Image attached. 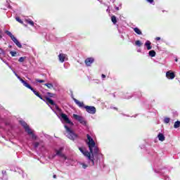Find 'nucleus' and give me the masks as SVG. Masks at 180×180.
<instances>
[{"instance_id": "a211bd4d", "label": "nucleus", "mask_w": 180, "mask_h": 180, "mask_svg": "<svg viewBox=\"0 0 180 180\" xmlns=\"http://www.w3.org/2000/svg\"><path fill=\"white\" fill-rule=\"evenodd\" d=\"M44 85L45 86H47L49 89H53V88H54V85H53L51 83H46Z\"/></svg>"}, {"instance_id": "2eb2a0df", "label": "nucleus", "mask_w": 180, "mask_h": 180, "mask_svg": "<svg viewBox=\"0 0 180 180\" xmlns=\"http://www.w3.org/2000/svg\"><path fill=\"white\" fill-rule=\"evenodd\" d=\"M145 46L148 50H151V49H153V47L151 46V42L150 41H146V42L145 43Z\"/></svg>"}, {"instance_id": "20e7f679", "label": "nucleus", "mask_w": 180, "mask_h": 180, "mask_svg": "<svg viewBox=\"0 0 180 180\" xmlns=\"http://www.w3.org/2000/svg\"><path fill=\"white\" fill-rule=\"evenodd\" d=\"M6 33L8 36H9V37H11V40L13 41V43H15L17 47H19V49H22V44H20V42H19L18 39H16V37L13 36L12 32L9 31H6Z\"/></svg>"}, {"instance_id": "423d86ee", "label": "nucleus", "mask_w": 180, "mask_h": 180, "mask_svg": "<svg viewBox=\"0 0 180 180\" xmlns=\"http://www.w3.org/2000/svg\"><path fill=\"white\" fill-rule=\"evenodd\" d=\"M63 151H64V148H60L59 149H56V155H58V157H60V158H63V160H68L67 156L64 153H63Z\"/></svg>"}, {"instance_id": "a878e982", "label": "nucleus", "mask_w": 180, "mask_h": 180, "mask_svg": "<svg viewBox=\"0 0 180 180\" xmlns=\"http://www.w3.org/2000/svg\"><path fill=\"white\" fill-rule=\"evenodd\" d=\"M26 60V57H20L18 60L19 63H23Z\"/></svg>"}, {"instance_id": "ddd939ff", "label": "nucleus", "mask_w": 180, "mask_h": 180, "mask_svg": "<svg viewBox=\"0 0 180 180\" xmlns=\"http://www.w3.org/2000/svg\"><path fill=\"white\" fill-rule=\"evenodd\" d=\"M18 79L23 84L24 86H26V88H30V85L27 84L23 79L20 78V77H18Z\"/></svg>"}, {"instance_id": "c9c22d12", "label": "nucleus", "mask_w": 180, "mask_h": 180, "mask_svg": "<svg viewBox=\"0 0 180 180\" xmlns=\"http://www.w3.org/2000/svg\"><path fill=\"white\" fill-rule=\"evenodd\" d=\"M13 73L15 74V77H17V78H18V77H20L19 75H18V74L16 73V72L13 71Z\"/></svg>"}, {"instance_id": "2f4dec72", "label": "nucleus", "mask_w": 180, "mask_h": 180, "mask_svg": "<svg viewBox=\"0 0 180 180\" xmlns=\"http://www.w3.org/2000/svg\"><path fill=\"white\" fill-rule=\"evenodd\" d=\"M47 94L49 95V96H50L51 98H53V96H54L53 94L51 93H47Z\"/></svg>"}, {"instance_id": "f704fd0d", "label": "nucleus", "mask_w": 180, "mask_h": 180, "mask_svg": "<svg viewBox=\"0 0 180 180\" xmlns=\"http://www.w3.org/2000/svg\"><path fill=\"white\" fill-rule=\"evenodd\" d=\"M13 73L15 74V77H17V78H18V77H20L19 75H18V74L16 73V72L13 71Z\"/></svg>"}, {"instance_id": "cd10ccee", "label": "nucleus", "mask_w": 180, "mask_h": 180, "mask_svg": "<svg viewBox=\"0 0 180 180\" xmlns=\"http://www.w3.org/2000/svg\"><path fill=\"white\" fill-rule=\"evenodd\" d=\"M171 120V119H169V117H165L164 119V122L166 124H168V122Z\"/></svg>"}, {"instance_id": "393cba45", "label": "nucleus", "mask_w": 180, "mask_h": 180, "mask_svg": "<svg viewBox=\"0 0 180 180\" xmlns=\"http://www.w3.org/2000/svg\"><path fill=\"white\" fill-rule=\"evenodd\" d=\"M149 56L150 57H155V52L154 50L150 51H149Z\"/></svg>"}, {"instance_id": "4be33fe9", "label": "nucleus", "mask_w": 180, "mask_h": 180, "mask_svg": "<svg viewBox=\"0 0 180 180\" xmlns=\"http://www.w3.org/2000/svg\"><path fill=\"white\" fill-rule=\"evenodd\" d=\"M134 31L135 32V33H136V34H141V30H140V29H139L138 27H135L134 29Z\"/></svg>"}, {"instance_id": "79ce46f5", "label": "nucleus", "mask_w": 180, "mask_h": 180, "mask_svg": "<svg viewBox=\"0 0 180 180\" xmlns=\"http://www.w3.org/2000/svg\"><path fill=\"white\" fill-rule=\"evenodd\" d=\"M9 67V68H12L11 66H8Z\"/></svg>"}, {"instance_id": "f3484780", "label": "nucleus", "mask_w": 180, "mask_h": 180, "mask_svg": "<svg viewBox=\"0 0 180 180\" xmlns=\"http://www.w3.org/2000/svg\"><path fill=\"white\" fill-rule=\"evenodd\" d=\"M46 102L48 105H56V103H54V101L51 100L50 98H46Z\"/></svg>"}, {"instance_id": "9d476101", "label": "nucleus", "mask_w": 180, "mask_h": 180, "mask_svg": "<svg viewBox=\"0 0 180 180\" xmlns=\"http://www.w3.org/2000/svg\"><path fill=\"white\" fill-rule=\"evenodd\" d=\"M166 77L168 79H174L175 78V73L171 71H168L166 73Z\"/></svg>"}, {"instance_id": "0eeeda50", "label": "nucleus", "mask_w": 180, "mask_h": 180, "mask_svg": "<svg viewBox=\"0 0 180 180\" xmlns=\"http://www.w3.org/2000/svg\"><path fill=\"white\" fill-rule=\"evenodd\" d=\"M84 109L91 115H95L96 113V108L94 106L86 105L84 106Z\"/></svg>"}, {"instance_id": "37998d69", "label": "nucleus", "mask_w": 180, "mask_h": 180, "mask_svg": "<svg viewBox=\"0 0 180 180\" xmlns=\"http://www.w3.org/2000/svg\"><path fill=\"white\" fill-rule=\"evenodd\" d=\"M56 155H55L53 157H56Z\"/></svg>"}, {"instance_id": "412c9836", "label": "nucleus", "mask_w": 180, "mask_h": 180, "mask_svg": "<svg viewBox=\"0 0 180 180\" xmlns=\"http://www.w3.org/2000/svg\"><path fill=\"white\" fill-rule=\"evenodd\" d=\"M111 20L114 25H116V23L117 22V20H116V16L115 15H112L111 17Z\"/></svg>"}, {"instance_id": "c756f323", "label": "nucleus", "mask_w": 180, "mask_h": 180, "mask_svg": "<svg viewBox=\"0 0 180 180\" xmlns=\"http://www.w3.org/2000/svg\"><path fill=\"white\" fill-rule=\"evenodd\" d=\"M15 20H17V22H19V23L23 24V21H22L19 17L15 18Z\"/></svg>"}, {"instance_id": "1a4fd4ad", "label": "nucleus", "mask_w": 180, "mask_h": 180, "mask_svg": "<svg viewBox=\"0 0 180 180\" xmlns=\"http://www.w3.org/2000/svg\"><path fill=\"white\" fill-rule=\"evenodd\" d=\"M58 60L60 63H64V61L68 60V56L65 53H60L58 56Z\"/></svg>"}, {"instance_id": "dca6fc26", "label": "nucleus", "mask_w": 180, "mask_h": 180, "mask_svg": "<svg viewBox=\"0 0 180 180\" xmlns=\"http://www.w3.org/2000/svg\"><path fill=\"white\" fill-rule=\"evenodd\" d=\"M158 139L160 140V141H164L165 140V136L162 133H160L158 135Z\"/></svg>"}, {"instance_id": "4c0bfd02", "label": "nucleus", "mask_w": 180, "mask_h": 180, "mask_svg": "<svg viewBox=\"0 0 180 180\" xmlns=\"http://www.w3.org/2000/svg\"><path fill=\"white\" fill-rule=\"evenodd\" d=\"M156 40H161V38L158 37H156Z\"/></svg>"}, {"instance_id": "6e6552de", "label": "nucleus", "mask_w": 180, "mask_h": 180, "mask_svg": "<svg viewBox=\"0 0 180 180\" xmlns=\"http://www.w3.org/2000/svg\"><path fill=\"white\" fill-rule=\"evenodd\" d=\"M73 117L75 119V120L79 122L81 124H86V122H85V120L82 117V116L78 115L77 114H73Z\"/></svg>"}, {"instance_id": "bb28decb", "label": "nucleus", "mask_w": 180, "mask_h": 180, "mask_svg": "<svg viewBox=\"0 0 180 180\" xmlns=\"http://www.w3.org/2000/svg\"><path fill=\"white\" fill-rule=\"evenodd\" d=\"M80 165L82 166V168H84V169H86V168H88V165L85 163H80Z\"/></svg>"}, {"instance_id": "7ed1b4c3", "label": "nucleus", "mask_w": 180, "mask_h": 180, "mask_svg": "<svg viewBox=\"0 0 180 180\" xmlns=\"http://www.w3.org/2000/svg\"><path fill=\"white\" fill-rule=\"evenodd\" d=\"M20 123L24 127L25 131H27V133L28 134H30V136L32 137V140H36V135H34V134H33V131H32V129H30V128L29 127V125H27V124L24 121H20Z\"/></svg>"}, {"instance_id": "f8f14e48", "label": "nucleus", "mask_w": 180, "mask_h": 180, "mask_svg": "<svg viewBox=\"0 0 180 180\" xmlns=\"http://www.w3.org/2000/svg\"><path fill=\"white\" fill-rule=\"evenodd\" d=\"M74 101L79 108H85V105H84L83 102H81L76 98H74Z\"/></svg>"}, {"instance_id": "f03ea898", "label": "nucleus", "mask_w": 180, "mask_h": 180, "mask_svg": "<svg viewBox=\"0 0 180 180\" xmlns=\"http://www.w3.org/2000/svg\"><path fill=\"white\" fill-rule=\"evenodd\" d=\"M65 129L66 130L65 136L68 139H70V140H75V139L78 137V135L75 134L74 131H72L71 128L68 127V126L65 125Z\"/></svg>"}, {"instance_id": "e433bc0d", "label": "nucleus", "mask_w": 180, "mask_h": 180, "mask_svg": "<svg viewBox=\"0 0 180 180\" xmlns=\"http://www.w3.org/2000/svg\"><path fill=\"white\" fill-rule=\"evenodd\" d=\"M101 77H102V78H106V75H102Z\"/></svg>"}, {"instance_id": "ea45409f", "label": "nucleus", "mask_w": 180, "mask_h": 180, "mask_svg": "<svg viewBox=\"0 0 180 180\" xmlns=\"http://www.w3.org/2000/svg\"><path fill=\"white\" fill-rule=\"evenodd\" d=\"M117 10L119 11V8H117Z\"/></svg>"}, {"instance_id": "b1692460", "label": "nucleus", "mask_w": 180, "mask_h": 180, "mask_svg": "<svg viewBox=\"0 0 180 180\" xmlns=\"http://www.w3.org/2000/svg\"><path fill=\"white\" fill-rule=\"evenodd\" d=\"M5 56V51L0 49V58L2 60V57Z\"/></svg>"}, {"instance_id": "5701e85b", "label": "nucleus", "mask_w": 180, "mask_h": 180, "mask_svg": "<svg viewBox=\"0 0 180 180\" xmlns=\"http://www.w3.org/2000/svg\"><path fill=\"white\" fill-rule=\"evenodd\" d=\"M136 46H138V47H141L143 46V43L140 40H137L135 41Z\"/></svg>"}, {"instance_id": "f257e3e1", "label": "nucleus", "mask_w": 180, "mask_h": 180, "mask_svg": "<svg viewBox=\"0 0 180 180\" xmlns=\"http://www.w3.org/2000/svg\"><path fill=\"white\" fill-rule=\"evenodd\" d=\"M87 140L86 141V144L89 146V148L90 150V153L88 152V150H85L82 148H79V150L81 151L82 153H83L84 157H86L89 161L91 162V165H95L94 158V154H98V146L95 144V141H94V139L89 136V134L86 135ZM91 154L92 155L91 156Z\"/></svg>"}, {"instance_id": "58836bf2", "label": "nucleus", "mask_w": 180, "mask_h": 180, "mask_svg": "<svg viewBox=\"0 0 180 180\" xmlns=\"http://www.w3.org/2000/svg\"><path fill=\"white\" fill-rule=\"evenodd\" d=\"M53 178L54 179H56L57 178V176L56 174L53 175Z\"/></svg>"}, {"instance_id": "72a5a7b5", "label": "nucleus", "mask_w": 180, "mask_h": 180, "mask_svg": "<svg viewBox=\"0 0 180 180\" xmlns=\"http://www.w3.org/2000/svg\"><path fill=\"white\" fill-rule=\"evenodd\" d=\"M147 2H149V4H153L154 2V0H146Z\"/></svg>"}, {"instance_id": "c85d7f7f", "label": "nucleus", "mask_w": 180, "mask_h": 180, "mask_svg": "<svg viewBox=\"0 0 180 180\" xmlns=\"http://www.w3.org/2000/svg\"><path fill=\"white\" fill-rule=\"evenodd\" d=\"M35 81H36V82H39L40 84H41L43 82H46V81H44L43 79H36Z\"/></svg>"}, {"instance_id": "39448f33", "label": "nucleus", "mask_w": 180, "mask_h": 180, "mask_svg": "<svg viewBox=\"0 0 180 180\" xmlns=\"http://www.w3.org/2000/svg\"><path fill=\"white\" fill-rule=\"evenodd\" d=\"M60 120L63 123H68V124H70V126H74V123L70 120V118H68V116L64 113L60 114Z\"/></svg>"}, {"instance_id": "a19ab883", "label": "nucleus", "mask_w": 180, "mask_h": 180, "mask_svg": "<svg viewBox=\"0 0 180 180\" xmlns=\"http://www.w3.org/2000/svg\"><path fill=\"white\" fill-rule=\"evenodd\" d=\"M175 61H178V59H176Z\"/></svg>"}, {"instance_id": "aec40b11", "label": "nucleus", "mask_w": 180, "mask_h": 180, "mask_svg": "<svg viewBox=\"0 0 180 180\" xmlns=\"http://www.w3.org/2000/svg\"><path fill=\"white\" fill-rule=\"evenodd\" d=\"M174 129H178L179 127H180V121L175 122L174 124Z\"/></svg>"}, {"instance_id": "7c9ffc66", "label": "nucleus", "mask_w": 180, "mask_h": 180, "mask_svg": "<svg viewBox=\"0 0 180 180\" xmlns=\"http://www.w3.org/2000/svg\"><path fill=\"white\" fill-rule=\"evenodd\" d=\"M10 54L12 56V57H15V56H16V52L15 51H11Z\"/></svg>"}, {"instance_id": "9b49d317", "label": "nucleus", "mask_w": 180, "mask_h": 180, "mask_svg": "<svg viewBox=\"0 0 180 180\" xmlns=\"http://www.w3.org/2000/svg\"><path fill=\"white\" fill-rule=\"evenodd\" d=\"M95 60L94 59V58H87L84 63L86 64V65H87V67H91V64H92L94 63Z\"/></svg>"}, {"instance_id": "4468645a", "label": "nucleus", "mask_w": 180, "mask_h": 180, "mask_svg": "<svg viewBox=\"0 0 180 180\" xmlns=\"http://www.w3.org/2000/svg\"><path fill=\"white\" fill-rule=\"evenodd\" d=\"M28 89H31L32 92H34V95H36V96H38V98H40V99H43V98L41 97V96H40L39 92L36 91V90H34L31 86L30 88H28Z\"/></svg>"}, {"instance_id": "473e14b6", "label": "nucleus", "mask_w": 180, "mask_h": 180, "mask_svg": "<svg viewBox=\"0 0 180 180\" xmlns=\"http://www.w3.org/2000/svg\"><path fill=\"white\" fill-rule=\"evenodd\" d=\"M34 146L35 148L39 147V143H38V142H36V143L34 144Z\"/></svg>"}, {"instance_id": "6ab92c4d", "label": "nucleus", "mask_w": 180, "mask_h": 180, "mask_svg": "<svg viewBox=\"0 0 180 180\" xmlns=\"http://www.w3.org/2000/svg\"><path fill=\"white\" fill-rule=\"evenodd\" d=\"M25 22H27V23H28L29 25H30L31 26H34V22H33V20H30V19H26Z\"/></svg>"}]
</instances>
